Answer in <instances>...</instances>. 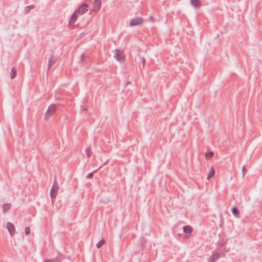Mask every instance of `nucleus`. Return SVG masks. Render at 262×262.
I'll return each mask as SVG.
<instances>
[{"label":"nucleus","instance_id":"11","mask_svg":"<svg viewBox=\"0 0 262 262\" xmlns=\"http://www.w3.org/2000/svg\"><path fill=\"white\" fill-rule=\"evenodd\" d=\"M56 62V59L54 56H52L49 59L48 62V70L49 71L51 67Z\"/></svg>","mask_w":262,"mask_h":262},{"label":"nucleus","instance_id":"26","mask_svg":"<svg viewBox=\"0 0 262 262\" xmlns=\"http://www.w3.org/2000/svg\"><path fill=\"white\" fill-rule=\"evenodd\" d=\"M247 169H246L245 167L244 166L242 169L243 177L245 175V172L246 171Z\"/></svg>","mask_w":262,"mask_h":262},{"label":"nucleus","instance_id":"19","mask_svg":"<svg viewBox=\"0 0 262 262\" xmlns=\"http://www.w3.org/2000/svg\"><path fill=\"white\" fill-rule=\"evenodd\" d=\"M214 172H215L213 167H212L209 171V173L208 174L207 179H209V178L213 177L214 174Z\"/></svg>","mask_w":262,"mask_h":262},{"label":"nucleus","instance_id":"8","mask_svg":"<svg viewBox=\"0 0 262 262\" xmlns=\"http://www.w3.org/2000/svg\"><path fill=\"white\" fill-rule=\"evenodd\" d=\"M220 257V254L218 253H213L208 259V262H215Z\"/></svg>","mask_w":262,"mask_h":262},{"label":"nucleus","instance_id":"3","mask_svg":"<svg viewBox=\"0 0 262 262\" xmlns=\"http://www.w3.org/2000/svg\"><path fill=\"white\" fill-rule=\"evenodd\" d=\"M88 5L85 3H83L79 8L75 11L78 15H82L88 11Z\"/></svg>","mask_w":262,"mask_h":262},{"label":"nucleus","instance_id":"27","mask_svg":"<svg viewBox=\"0 0 262 262\" xmlns=\"http://www.w3.org/2000/svg\"><path fill=\"white\" fill-rule=\"evenodd\" d=\"M84 60H85V55L84 54H83L81 56V61H83Z\"/></svg>","mask_w":262,"mask_h":262},{"label":"nucleus","instance_id":"22","mask_svg":"<svg viewBox=\"0 0 262 262\" xmlns=\"http://www.w3.org/2000/svg\"><path fill=\"white\" fill-rule=\"evenodd\" d=\"M98 171V169H97L94 170L93 172L89 173L86 176V178H88V179L93 178V177L94 176V174L95 173L97 172Z\"/></svg>","mask_w":262,"mask_h":262},{"label":"nucleus","instance_id":"13","mask_svg":"<svg viewBox=\"0 0 262 262\" xmlns=\"http://www.w3.org/2000/svg\"><path fill=\"white\" fill-rule=\"evenodd\" d=\"M232 214L236 217H239V212L238 208L236 207H234L231 208Z\"/></svg>","mask_w":262,"mask_h":262},{"label":"nucleus","instance_id":"17","mask_svg":"<svg viewBox=\"0 0 262 262\" xmlns=\"http://www.w3.org/2000/svg\"><path fill=\"white\" fill-rule=\"evenodd\" d=\"M43 262H61V259L58 257L53 259H46Z\"/></svg>","mask_w":262,"mask_h":262},{"label":"nucleus","instance_id":"14","mask_svg":"<svg viewBox=\"0 0 262 262\" xmlns=\"http://www.w3.org/2000/svg\"><path fill=\"white\" fill-rule=\"evenodd\" d=\"M34 8H35V6L34 5H30L28 6H26L25 8V10H24L25 14H28L30 12V11H31V10L34 9Z\"/></svg>","mask_w":262,"mask_h":262},{"label":"nucleus","instance_id":"2","mask_svg":"<svg viewBox=\"0 0 262 262\" xmlns=\"http://www.w3.org/2000/svg\"><path fill=\"white\" fill-rule=\"evenodd\" d=\"M56 109V106L55 104H52L50 105L48 107V108L46 113V114L45 116V118L47 120H48L51 117V116L54 113Z\"/></svg>","mask_w":262,"mask_h":262},{"label":"nucleus","instance_id":"30","mask_svg":"<svg viewBox=\"0 0 262 262\" xmlns=\"http://www.w3.org/2000/svg\"><path fill=\"white\" fill-rule=\"evenodd\" d=\"M140 246L142 247V248H143V246L142 244L140 245Z\"/></svg>","mask_w":262,"mask_h":262},{"label":"nucleus","instance_id":"29","mask_svg":"<svg viewBox=\"0 0 262 262\" xmlns=\"http://www.w3.org/2000/svg\"><path fill=\"white\" fill-rule=\"evenodd\" d=\"M129 84H131V82L130 81H127L126 83V86Z\"/></svg>","mask_w":262,"mask_h":262},{"label":"nucleus","instance_id":"4","mask_svg":"<svg viewBox=\"0 0 262 262\" xmlns=\"http://www.w3.org/2000/svg\"><path fill=\"white\" fill-rule=\"evenodd\" d=\"M116 53L114 54V57L119 62L123 63L125 61V57L123 53H120V50L116 49L115 50Z\"/></svg>","mask_w":262,"mask_h":262},{"label":"nucleus","instance_id":"20","mask_svg":"<svg viewBox=\"0 0 262 262\" xmlns=\"http://www.w3.org/2000/svg\"><path fill=\"white\" fill-rule=\"evenodd\" d=\"M85 152L86 154V155L89 158L91 157L92 155V150H91V146H89L85 150Z\"/></svg>","mask_w":262,"mask_h":262},{"label":"nucleus","instance_id":"7","mask_svg":"<svg viewBox=\"0 0 262 262\" xmlns=\"http://www.w3.org/2000/svg\"><path fill=\"white\" fill-rule=\"evenodd\" d=\"M101 6V2L100 0H95L93 2L94 11L97 12L99 11Z\"/></svg>","mask_w":262,"mask_h":262},{"label":"nucleus","instance_id":"6","mask_svg":"<svg viewBox=\"0 0 262 262\" xmlns=\"http://www.w3.org/2000/svg\"><path fill=\"white\" fill-rule=\"evenodd\" d=\"M7 228L9 231V233L12 236H13L15 234V228L14 225L8 222L7 223Z\"/></svg>","mask_w":262,"mask_h":262},{"label":"nucleus","instance_id":"24","mask_svg":"<svg viewBox=\"0 0 262 262\" xmlns=\"http://www.w3.org/2000/svg\"><path fill=\"white\" fill-rule=\"evenodd\" d=\"M25 232L26 235H29L30 233V230L29 227H26L25 228Z\"/></svg>","mask_w":262,"mask_h":262},{"label":"nucleus","instance_id":"16","mask_svg":"<svg viewBox=\"0 0 262 262\" xmlns=\"http://www.w3.org/2000/svg\"><path fill=\"white\" fill-rule=\"evenodd\" d=\"M17 71L15 68H13L11 69L10 77L12 79H14L16 76Z\"/></svg>","mask_w":262,"mask_h":262},{"label":"nucleus","instance_id":"25","mask_svg":"<svg viewBox=\"0 0 262 262\" xmlns=\"http://www.w3.org/2000/svg\"><path fill=\"white\" fill-rule=\"evenodd\" d=\"M108 161H109V159H108V160H106V161H105V162H104V163L102 165H101V166L99 167V168L98 169V170H99L100 168H101L102 167V166H104V165H105L107 164Z\"/></svg>","mask_w":262,"mask_h":262},{"label":"nucleus","instance_id":"10","mask_svg":"<svg viewBox=\"0 0 262 262\" xmlns=\"http://www.w3.org/2000/svg\"><path fill=\"white\" fill-rule=\"evenodd\" d=\"M78 14L76 13V12L75 11L73 14L72 15V16H71V18L69 20V24H74L76 21V20L77 19V18H78Z\"/></svg>","mask_w":262,"mask_h":262},{"label":"nucleus","instance_id":"9","mask_svg":"<svg viewBox=\"0 0 262 262\" xmlns=\"http://www.w3.org/2000/svg\"><path fill=\"white\" fill-rule=\"evenodd\" d=\"M192 230V228L189 225H186L183 227V231L187 234H189L187 237H189L191 235Z\"/></svg>","mask_w":262,"mask_h":262},{"label":"nucleus","instance_id":"5","mask_svg":"<svg viewBox=\"0 0 262 262\" xmlns=\"http://www.w3.org/2000/svg\"><path fill=\"white\" fill-rule=\"evenodd\" d=\"M144 21V19L140 17H136L133 18L129 23V26L133 27L136 26H139L142 24Z\"/></svg>","mask_w":262,"mask_h":262},{"label":"nucleus","instance_id":"23","mask_svg":"<svg viewBox=\"0 0 262 262\" xmlns=\"http://www.w3.org/2000/svg\"><path fill=\"white\" fill-rule=\"evenodd\" d=\"M213 155L214 154L213 151H209L206 153L205 156L207 159L211 158L213 157Z\"/></svg>","mask_w":262,"mask_h":262},{"label":"nucleus","instance_id":"18","mask_svg":"<svg viewBox=\"0 0 262 262\" xmlns=\"http://www.w3.org/2000/svg\"><path fill=\"white\" fill-rule=\"evenodd\" d=\"M140 59H141V62H139L140 68H141L142 66V69H144L146 63V59L144 57H140Z\"/></svg>","mask_w":262,"mask_h":262},{"label":"nucleus","instance_id":"21","mask_svg":"<svg viewBox=\"0 0 262 262\" xmlns=\"http://www.w3.org/2000/svg\"><path fill=\"white\" fill-rule=\"evenodd\" d=\"M105 242V240L104 239H102L101 240H100L99 242H98L97 244L96 247L98 248H100L104 244Z\"/></svg>","mask_w":262,"mask_h":262},{"label":"nucleus","instance_id":"1","mask_svg":"<svg viewBox=\"0 0 262 262\" xmlns=\"http://www.w3.org/2000/svg\"><path fill=\"white\" fill-rule=\"evenodd\" d=\"M58 188L56 178L55 177L54 184L50 191V196L52 199H55L56 197Z\"/></svg>","mask_w":262,"mask_h":262},{"label":"nucleus","instance_id":"15","mask_svg":"<svg viewBox=\"0 0 262 262\" xmlns=\"http://www.w3.org/2000/svg\"><path fill=\"white\" fill-rule=\"evenodd\" d=\"M11 204H8V203L4 204L3 206L4 213H6L8 210H9L11 208Z\"/></svg>","mask_w":262,"mask_h":262},{"label":"nucleus","instance_id":"12","mask_svg":"<svg viewBox=\"0 0 262 262\" xmlns=\"http://www.w3.org/2000/svg\"><path fill=\"white\" fill-rule=\"evenodd\" d=\"M191 5L196 8H199L201 7V3L199 0H190Z\"/></svg>","mask_w":262,"mask_h":262},{"label":"nucleus","instance_id":"28","mask_svg":"<svg viewBox=\"0 0 262 262\" xmlns=\"http://www.w3.org/2000/svg\"><path fill=\"white\" fill-rule=\"evenodd\" d=\"M81 109L82 111H86V110H87V109L86 108H85L83 106H81Z\"/></svg>","mask_w":262,"mask_h":262}]
</instances>
